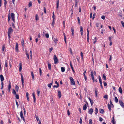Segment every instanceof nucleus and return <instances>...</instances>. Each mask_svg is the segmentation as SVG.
Listing matches in <instances>:
<instances>
[{"label": "nucleus", "mask_w": 124, "mask_h": 124, "mask_svg": "<svg viewBox=\"0 0 124 124\" xmlns=\"http://www.w3.org/2000/svg\"><path fill=\"white\" fill-rule=\"evenodd\" d=\"M95 114H96L98 112V110L97 108H95Z\"/></svg>", "instance_id": "obj_33"}, {"label": "nucleus", "mask_w": 124, "mask_h": 124, "mask_svg": "<svg viewBox=\"0 0 124 124\" xmlns=\"http://www.w3.org/2000/svg\"><path fill=\"white\" fill-rule=\"evenodd\" d=\"M80 32H83V28L82 26H81L80 27Z\"/></svg>", "instance_id": "obj_51"}, {"label": "nucleus", "mask_w": 124, "mask_h": 124, "mask_svg": "<svg viewBox=\"0 0 124 124\" xmlns=\"http://www.w3.org/2000/svg\"><path fill=\"white\" fill-rule=\"evenodd\" d=\"M12 93L14 95L16 94V92L14 89L13 90Z\"/></svg>", "instance_id": "obj_38"}, {"label": "nucleus", "mask_w": 124, "mask_h": 124, "mask_svg": "<svg viewBox=\"0 0 124 124\" xmlns=\"http://www.w3.org/2000/svg\"><path fill=\"white\" fill-rule=\"evenodd\" d=\"M54 60L55 64H56L58 63V60L57 59V58L55 55H54Z\"/></svg>", "instance_id": "obj_1"}, {"label": "nucleus", "mask_w": 124, "mask_h": 124, "mask_svg": "<svg viewBox=\"0 0 124 124\" xmlns=\"http://www.w3.org/2000/svg\"><path fill=\"white\" fill-rule=\"evenodd\" d=\"M78 23L79 24H80V20L79 17H78Z\"/></svg>", "instance_id": "obj_48"}, {"label": "nucleus", "mask_w": 124, "mask_h": 124, "mask_svg": "<svg viewBox=\"0 0 124 124\" xmlns=\"http://www.w3.org/2000/svg\"><path fill=\"white\" fill-rule=\"evenodd\" d=\"M53 80L52 81V83L48 84L47 86L49 87L50 88L51 87V86L53 84Z\"/></svg>", "instance_id": "obj_28"}, {"label": "nucleus", "mask_w": 124, "mask_h": 124, "mask_svg": "<svg viewBox=\"0 0 124 124\" xmlns=\"http://www.w3.org/2000/svg\"><path fill=\"white\" fill-rule=\"evenodd\" d=\"M113 120L111 121L112 123H113V124H115L114 122V117H112Z\"/></svg>", "instance_id": "obj_42"}, {"label": "nucleus", "mask_w": 124, "mask_h": 124, "mask_svg": "<svg viewBox=\"0 0 124 124\" xmlns=\"http://www.w3.org/2000/svg\"><path fill=\"white\" fill-rule=\"evenodd\" d=\"M103 97L105 99H107L108 98V95H105Z\"/></svg>", "instance_id": "obj_47"}, {"label": "nucleus", "mask_w": 124, "mask_h": 124, "mask_svg": "<svg viewBox=\"0 0 124 124\" xmlns=\"http://www.w3.org/2000/svg\"><path fill=\"white\" fill-rule=\"evenodd\" d=\"M58 96L59 98L61 96V92L60 91L58 90Z\"/></svg>", "instance_id": "obj_13"}, {"label": "nucleus", "mask_w": 124, "mask_h": 124, "mask_svg": "<svg viewBox=\"0 0 124 124\" xmlns=\"http://www.w3.org/2000/svg\"><path fill=\"white\" fill-rule=\"evenodd\" d=\"M8 21H9L11 17L9 15H8Z\"/></svg>", "instance_id": "obj_59"}, {"label": "nucleus", "mask_w": 124, "mask_h": 124, "mask_svg": "<svg viewBox=\"0 0 124 124\" xmlns=\"http://www.w3.org/2000/svg\"><path fill=\"white\" fill-rule=\"evenodd\" d=\"M56 2V8H58L59 5V0H57Z\"/></svg>", "instance_id": "obj_23"}, {"label": "nucleus", "mask_w": 124, "mask_h": 124, "mask_svg": "<svg viewBox=\"0 0 124 124\" xmlns=\"http://www.w3.org/2000/svg\"><path fill=\"white\" fill-rule=\"evenodd\" d=\"M88 29L87 30V40L88 42H89V31L88 30Z\"/></svg>", "instance_id": "obj_11"}, {"label": "nucleus", "mask_w": 124, "mask_h": 124, "mask_svg": "<svg viewBox=\"0 0 124 124\" xmlns=\"http://www.w3.org/2000/svg\"><path fill=\"white\" fill-rule=\"evenodd\" d=\"M95 13L93 14V18H92L93 19L95 17Z\"/></svg>", "instance_id": "obj_54"}, {"label": "nucleus", "mask_w": 124, "mask_h": 124, "mask_svg": "<svg viewBox=\"0 0 124 124\" xmlns=\"http://www.w3.org/2000/svg\"><path fill=\"white\" fill-rule=\"evenodd\" d=\"M119 103L120 105L123 108H124V103L121 100H119Z\"/></svg>", "instance_id": "obj_6"}, {"label": "nucleus", "mask_w": 124, "mask_h": 124, "mask_svg": "<svg viewBox=\"0 0 124 124\" xmlns=\"http://www.w3.org/2000/svg\"><path fill=\"white\" fill-rule=\"evenodd\" d=\"M91 77L93 76V71H92L91 73Z\"/></svg>", "instance_id": "obj_58"}, {"label": "nucleus", "mask_w": 124, "mask_h": 124, "mask_svg": "<svg viewBox=\"0 0 124 124\" xmlns=\"http://www.w3.org/2000/svg\"><path fill=\"white\" fill-rule=\"evenodd\" d=\"M70 81L71 85H74L75 83L73 78L72 77H70Z\"/></svg>", "instance_id": "obj_2"}, {"label": "nucleus", "mask_w": 124, "mask_h": 124, "mask_svg": "<svg viewBox=\"0 0 124 124\" xmlns=\"http://www.w3.org/2000/svg\"><path fill=\"white\" fill-rule=\"evenodd\" d=\"M45 36L46 38H48L49 37V35L48 33L46 34Z\"/></svg>", "instance_id": "obj_39"}, {"label": "nucleus", "mask_w": 124, "mask_h": 124, "mask_svg": "<svg viewBox=\"0 0 124 124\" xmlns=\"http://www.w3.org/2000/svg\"><path fill=\"white\" fill-rule=\"evenodd\" d=\"M22 64L21 63H19L20 67H19V71L20 72L22 70Z\"/></svg>", "instance_id": "obj_20"}, {"label": "nucleus", "mask_w": 124, "mask_h": 124, "mask_svg": "<svg viewBox=\"0 0 124 124\" xmlns=\"http://www.w3.org/2000/svg\"><path fill=\"white\" fill-rule=\"evenodd\" d=\"M93 109L92 108H91L89 110L88 113L91 115L93 112Z\"/></svg>", "instance_id": "obj_10"}, {"label": "nucleus", "mask_w": 124, "mask_h": 124, "mask_svg": "<svg viewBox=\"0 0 124 124\" xmlns=\"http://www.w3.org/2000/svg\"><path fill=\"white\" fill-rule=\"evenodd\" d=\"M99 111L100 113L102 114H103L104 113V110L103 109H100Z\"/></svg>", "instance_id": "obj_18"}, {"label": "nucleus", "mask_w": 124, "mask_h": 124, "mask_svg": "<svg viewBox=\"0 0 124 124\" xmlns=\"http://www.w3.org/2000/svg\"><path fill=\"white\" fill-rule=\"evenodd\" d=\"M32 96L34 100V102H35L36 99L35 97V95L34 93H33L32 94Z\"/></svg>", "instance_id": "obj_19"}, {"label": "nucleus", "mask_w": 124, "mask_h": 124, "mask_svg": "<svg viewBox=\"0 0 124 124\" xmlns=\"http://www.w3.org/2000/svg\"><path fill=\"white\" fill-rule=\"evenodd\" d=\"M82 117H80V121L79 122V123L81 124H82Z\"/></svg>", "instance_id": "obj_46"}, {"label": "nucleus", "mask_w": 124, "mask_h": 124, "mask_svg": "<svg viewBox=\"0 0 124 124\" xmlns=\"http://www.w3.org/2000/svg\"><path fill=\"white\" fill-rule=\"evenodd\" d=\"M108 108L109 109V110L111 111V106L110 105L109 103L108 104Z\"/></svg>", "instance_id": "obj_21"}, {"label": "nucleus", "mask_w": 124, "mask_h": 124, "mask_svg": "<svg viewBox=\"0 0 124 124\" xmlns=\"http://www.w3.org/2000/svg\"><path fill=\"white\" fill-rule=\"evenodd\" d=\"M54 12H53V16H52V18H53V20H54L55 19V17H54Z\"/></svg>", "instance_id": "obj_37"}, {"label": "nucleus", "mask_w": 124, "mask_h": 124, "mask_svg": "<svg viewBox=\"0 0 124 124\" xmlns=\"http://www.w3.org/2000/svg\"><path fill=\"white\" fill-rule=\"evenodd\" d=\"M28 52H26V54L27 56V58H28V59H29V55L28 54Z\"/></svg>", "instance_id": "obj_50"}, {"label": "nucleus", "mask_w": 124, "mask_h": 124, "mask_svg": "<svg viewBox=\"0 0 124 124\" xmlns=\"http://www.w3.org/2000/svg\"><path fill=\"white\" fill-rule=\"evenodd\" d=\"M8 63L7 62V60H6L5 61V66L6 67H7L8 66Z\"/></svg>", "instance_id": "obj_41"}, {"label": "nucleus", "mask_w": 124, "mask_h": 124, "mask_svg": "<svg viewBox=\"0 0 124 124\" xmlns=\"http://www.w3.org/2000/svg\"><path fill=\"white\" fill-rule=\"evenodd\" d=\"M114 100L115 102L116 103H117L118 102V101L117 98L116 97H115V98Z\"/></svg>", "instance_id": "obj_29"}, {"label": "nucleus", "mask_w": 124, "mask_h": 124, "mask_svg": "<svg viewBox=\"0 0 124 124\" xmlns=\"http://www.w3.org/2000/svg\"><path fill=\"white\" fill-rule=\"evenodd\" d=\"M0 78L1 81H3L4 80V78L2 75H0Z\"/></svg>", "instance_id": "obj_17"}, {"label": "nucleus", "mask_w": 124, "mask_h": 124, "mask_svg": "<svg viewBox=\"0 0 124 124\" xmlns=\"http://www.w3.org/2000/svg\"><path fill=\"white\" fill-rule=\"evenodd\" d=\"M54 20H53V22L52 23V25L53 26H54Z\"/></svg>", "instance_id": "obj_34"}, {"label": "nucleus", "mask_w": 124, "mask_h": 124, "mask_svg": "<svg viewBox=\"0 0 124 124\" xmlns=\"http://www.w3.org/2000/svg\"><path fill=\"white\" fill-rule=\"evenodd\" d=\"M24 40L23 39H22V41H21V43L22 46L23 47H24Z\"/></svg>", "instance_id": "obj_26"}, {"label": "nucleus", "mask_w": 124, "mask_h": 124, "mask_svg": "<svg viewBox=\"0 0 124 124\" xmlns=\"http://www.w3.org/2000/svg\"><path fill=\"white\" fill-rule=\"evenodd\" d=\"M70 66L71 68V69L72 70L73 72L74 73L75 72V71H74V70L73 68V66L71 62V61H70Z\"/></svg>", "instance_id": "obj_12"}, {"label": "nucleus", "mask_w": 124, "mask_h": 124, "mask_svg": "<svg viewBox=\"0 0 124 124\" xmlns=\"http://www.w3.org/2000/svg\"><path fill=\"white\" fill-rule=\"evenodd\" d=\"M37 94H38V96H39V94L40 93V91H38V90H37Z\"/></svg>", "instance_id": "obj_62"}, {"label": "nucleus", "mask_w": 124, "mask_h": 124, "mask_svg": "<svg viewBox=\"0 0 124 124\" xmlns=\"http://www.w3.org/2000/svg\"><path fill=\"white\" fill-rule=\"evenodd\" d=\"M99 79L100 82V83H101V82H102L101 79V77L100 76H99Z\"/></svg>", "instance_id": "obj_35"}, {"label": "nucleus", "mask_w": 124, "mask_h": 124, "mask_svg": "<svg viewBox=\"0 0 124 124\" xmlns=\"http://www.w3.org/2000/svg\"><path fill=\"white\" fill-rule=\"evenodd\" d=\"M16 98L17 99H18L19 98V96L17 94H16Z\"/></svg>", "instance_id": "obj_44"}, {"label": "nucleus", "mask_w": 124, "mask_h": 124, "mask_svg": "<svg viewBox=\"0 0 124 124\" xmlns=\"http://www.w3.org/2000/svg\"><path fill=\"white\" fill-rule=\"evenodd\" d=\"M61 71L62 72H64L65 71V69L64 67H62L61 68Z\"/></svg>", "instance_id": "obj_27"}, {"label": "nucleus", "mask_w": 124, "mask_h": 124, "mask_svg": "<svg viewBox=\"0 0 124 124\" xmlns=\"http://www.w3.org/2000/svg\"><path fill=\"white\" fill-rule=\"evenodd\" d=\"M103 120V119L101 117H100L99 118V120L101 122Z\"/></svg>", "instance_id": "obj_63"}, {"label": "nucleus", "mask_w": 124, "mask_h": 124, "mask_svg": "<svg viewBox=\"0 0 124 124\" xmlns=\"http://www.w3.org/2000/svg\"><path fill=\"white\" fill-rule=\"evenodd\" d=\"M64 41H65V43H67V42H66V37L65 36H64Z\"/></svg>", "instance_id": "obj_56"}, {"label": "nucleus", "mask_w": 124, "mask_h": 124, "mask_svg": "<svg viewBox=\"0 0 124 124\" xmlns=\"http://www.w3.org/2000/svg\"><path fill=\"white\" fill-rule=\"evenodd\" d=\"M31 76H32V78L33 80L34 79V76L33 72L32 71L31 72Z\"/></svg>", "instance_id": "obj_31"}, {"label": "nucleus", "mask_w": 124, "mask_h": 124, "mask_svg": "<svg viewBox=\"0 0 124 124\" xmlns=\"http://www.w3.org/2000/svg\"><path fill=\"white\" fill-rule=\"evenodd\" d=\"M94 91H95V93L96 96V97H97V92H98V91H97V88H96L95 87L94 88Z\"/></svg>", "instance_id": "obj_16"}, {"label": "nucleus", "mask_w": 124, "mask_h": 124, "mask_svg": "<svg viewBox=\"0 0 124 124\" xmlns=\"http://www.w3.org/2000/svg\"><path fill=\"white\" fill-rule=\"evenodd\" d=\"M11 87V84L10 81L9 82L8 86V91L9 92H10V89Z\"/></svg>", "instance_id": "obj_4"}, {"label": "nucleus", "mask_w": 124, "mask_h": 124, "mask_svg": "<svg viewBox=\"0 0 124 124\" xmlns=\"http://www.w3.org/2000/svg\"><path fill=\"white\" fill-rule=\"evenodd\" d=\"M12 32L13 29L11 27H10L8 29V33L9 34H10Z\"/></svg>", "instance_id": "obj_8"}, {"label": "nucleus", "mask_w": 124, "mask_h": 124, "mask_svg": "<svg viewBox=\"0 0 124 124\" xmlns=\"http://www.w3.org/2000/svg\"><path fill=\"white\" fill-rule=\"evenodd\" d=\"M11 17L12 20L14 23H15V14L13 13H11Z\"/></svg>", "instance_id": "obj_3"}, {"label": "nucleus", "mask_w": 124, "mask_h": 124, "mask_svg": "<svg viewBox=\"0 0 124 124\" xmlns=\"http://www.w3.org/2000/svg\"><path fill=\"white\" fill-rule=\"evenodd\" d=\"M48 68L49 70H51V65L50 64H48Z\"/></svg>", "instance_id": "obj_24"}, {"label": "nucleus", "mask_w": 124, "mask_h": 124, "mask_svg": "<svg viewBox=\"0 0 124 124\" xmlns=\"http://www.w3.org/2000/svg\"><path fill=\"white\" fill-rule=\"evenodd\" d=\"M118 90L120 93L121 94L122 93V90L121 87H120L119 88Z\"/></svg>", "instance_id": "obj_25"}, {"label": "nucleus", "mask_w": 124, "mask_h": 124, "mask_svg": "<svg viewBox=\"0 0 124 124\" xmlns=\"http://www.w3.org/2000/svg\"><path fill=\"white\" fill-rule=\"evenodd\" d=\"M52 39L53 40H54V41L55 43V44L56 45V44L57 41L58 40L57 39V38H54V37H52Z\"/></svg>", "instance_id": "obj_14"}, {"label": "nucleus", "mask_w": 124, "mask_h": 124, "mask_svg": "<svg viewBox=\"0 0 124 124\" xmlns=\"http://www.w3.org/2000/svg\"><path fill=\"white\" fill-rule=\"evenodd\" d=\"M19 88L18 86H17V85H16L15 87V89L16 91L18 92V91Z\"/></svg>", "instance_id": "obj_30"}, {"label": "nucleus", "mask_w": 124, "mask_h": 124, "mask_svg": "<svg viewBox=\"0 0 124 124\" xmlns=\"http://www.w3.org/2000/svg\"><path fill=\"white\" fill-rule=\"evenodd\" d=\"M32 3L31 2H30L29 4V7H31L32 6Z\"/></svg>", "instance_id": "obj_45"}, {"label": "nucleus", "mask_w": 124, "mask_h": 124, "mask_svg": "<svg viewBox=\"0 0 124 124\" xmlns=\"http://www.w3.org/2000/svg\"><path fill=\"white\" fill-rule=\"evenodd\" d=\"M16 51V52H18V43H16V48H15Z\"/></svg>", "instance_id": "obj_15"}, {"label": "nucleus", "mask_w": 124, "mask_h": 124, "mask_svg": "<svg viewBox=\"0 0 124 124\" xmlns=\"http://www.w3.org/2000/svg\"><path fill=\"white\" fill-rule=\"evenodd\" d=\"M44 12L45 13H46V8L45 7H44Z\"/></svg>", "instance_id": "obj_55"}, {"label": "nucleus", "mask_w": 124, "mask_h": 124, "mask_svg": "<svg viewBox=\"0 0 124 124\" xmlns=\"http://www.w3.org/2000/svg\"><path fill=\"white\" fill-rule=\"evenodd\" d=\"M97 39L96 37H95L94 39V42H93V43L94 44H95V42H96Z\"/></svg>", "instance_id": "obj_52"}, {"label": "nucleus", "mask_w": 124, "mask_h": 124, "mask_svg": "<svg viewBox=\"0 0 124 124\" xmlns=\"http://www.w3.org/2000/svg\"><path fill=\"white\" fill-rule=\"evenodd\" d=\"M90 102L91 105L92 106L94 103L93 101L92 100Z\"/></svg>", "instance_id": "obj_64"}, {"label": "nucleus", "mask_w": 124, "mask_h": 124, "mask_svg": "<svg viewBox=\"0 0 124 124\" xmlns=\"http://www.w3.org/2000/svg\"><path fill=\"white\" fill-rule=\"evenodd\" d=\"M35 117L36 118V120L37 121H38L39 120V118L37 116H35Z\"/></svg>", "instance_id": "obj_60"}, {"label": "nucleus", "mask_w": 124, "mask_h": 124, "mask_svg": "<svg viewBox=\"0 0 124 124\" xmlns=\"http://www.w3.org/2000/svg\"><path fill=\"white\" fill-rule=\"evenodd\" d=\"M35 19L36 20H39V17L38 15L37 14H36L35 16Z\"/></svg>", "instance_id": "obj_32"}, {"label": "nucleus", "mask_w": 124, "mask_h": 124, "mask_svg": "<svg viewBox=\"0 0 124 124\" xmlns=\"http://www.w3.org/2000/svg\"><path fill=\"white\" fill-rule=\"evenodd\" d=\"M102 78H103L104 80H106V77L105 74H104L102 76Z\"/></svg>", "instance_id": "obj_22"}, {"label": "nucleus", "mask_w": 124, "mask_h": 124, "mask_svg": "<svg viewBox=\"0 0 124 124\" xmlns=\"http://www.w3.org/2000/svg\"><path fill=\"white\" fill-rule=\"evenodd\" d=\"M5 47V46H4V45H3L2 46V51H4Z\"/></svg>", "instance_id": "obj_43"}, {"label": "nucleus", "mask_w": 124, "mask_h": 124, "mask_svg": "<svg viewBox=\"0 0 124 124\" xmlns=\"http://www.w3.org/2000/svg\"><path fill=\"white\" fill-rule=\"evenodd\" d=\"M88 103L87 102H86V103L85 104L83 107V110H86Z\"/></svg>", "instance_id": "obj_7"}, {"label": "nucleus", "mask_w": 124, "mask_h": 124, "mask_svg": "<svg viewBox=\"0 0 124 124\" xmlns=\"http://www.w3.org/2000/svg\"><path fill=\"white\" fill-rule=\"evenodd\" d=\"M89 124H92V120L91 119L89 120Z\"/></svg>", "instance_id": "obj_36"}, {"label": "nucleus", "mask_w": 124, "mask_h": 124, "mask_svg": "<svg viewBox=\"0 0 124 124\" xmlns=\"http://www.w3.org/2000/svg\"><path fill=\"white\" fill-rule=\"evenodd\" d=\"M104 86H106L107 85V84L104 81L103 82Z\"/></svg>", "instance_id": "obj_57"}, {"label": "nucleus", "mask_w": 124, "mask_h": 124, "mask_svg": "<svg viewBox=\"0 0 124 124\" xmlns=\"http://www.w3.org/2000/svg\"><path fill=\"white\" fill-rule=\"evenodd\" d=\"M21 81H22V86L23 87H24V80L23 79V75L21 73Z\"/></svg>", "instance_id": "obj_9"}, {"label": "nucleus", "mask_w": 124, "mask_h": 124, "mask_svg": "<svg viewBox=\"0 0 124 124\" xmlns=\"http://www.w3.org/2000/svg\"><path fill=\"white\" fill-rule=\"evenodd\" d=\"M20 116L21 118L23 119V121L25 122V120L23 117V113L22 111H21L20 112Z\"/></svg>", "instance_id": "obj_5"}, {"label": "nucleus", "mask_w": 124, "mask_h": 124, "mask_svg": "<svg viewBox=\"0 0 124 124\" xmlns=\"http://www.w3.org/2000/svg\"><path fill=\"white\" fill-rule=\"evenodd\" d=\"M121 23L122 24L123 27H124V22L123 21H122L121 22Z\"/></svg>", "instance_id": "obj_61"}, {"label": "nucleus", "mask_w": 124, "mask_h": 124, "mask_svg": "<svg viewBox=\"0 0 124 124\" xmlns=\"http://www.w3.org/2000/svg\"><path fill=\"white\" fill-rule=\"evenodd\" d=\"M113 38V37L112 36L109 37L108 38L109 41H111V39Z\"/></svg>", "instance_id": "obj_40"}, {"label": "nucleus", "mask_w": 124, "mask_h": 124, "mask_svg": "<svg viewBox=\"0 0 124 124\" xmlns=\"http://www.w3.org/2000/svg\"><path fill=\"white\" fill-rule=\"evenodd\" d=\"M91 77L92 79V80H93V82H94L95 81V80H94V76H91Z\"/></svg>", "instance_id": "obj_53"}, {"label": "nucleus", "mask_w": 124, "mask_h": 124, "mask_svg": "<svg viewBox=\"0 0 124 124\" xmlns=\"http://www.w3.org/2000/svg\"><path fill=\"white\" fill-rule=\"evenodd\" d=\"M40 75V76H41L42 74V70L40 68H39Z\"/></svg>", "instance_id": "obj_49"}]
</instances>
